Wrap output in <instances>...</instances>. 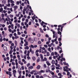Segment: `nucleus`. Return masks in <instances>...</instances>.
I'll return each instance as SVG.
<instances>
[{
  "label": "nucleus",
  "instance_id": "obj_1",
  "mask_svg": "<svg viewBox=\"0 0 78 78\" xmlns=\"http://www.w3.org/2000/svg\"><path fill=\"white\" fill-rule=\"evenodd\" d=\"M51 31H52V32L53 34V38H55V37L56 38H58V34H57V33L53 31V30L51 29Z\"/></svg>",
  "mask_w": 78,
  "mask_h": 78
},
{
  "label": "nucleus",
  "instance_id": "obj_2",
  "mask_svg": "<svg viewBox=\"0 0 78 78\" xmlns=\"http://www.w3.org/2000/svg\"><path fill=\"white\" fill-rule=\"evenodd\" d=\"M42 51V53H44V54H45L47 51L45 50V48L44 47L42 48V49L41 50Z\"/></svg>",
  "mask_w": 78,
  "mask_h": 78
},
{
  "label": "nucleus",
  "instance_id": "obj_3",
  "mask_svg": "<svg viewBox=\"0 0 78 78\" xmlns=\"http://www.w3.org/2000/svg\"><path fill=\"white\" fill-rule=\"evenodd\" d=\"M6 73L7 75H9L10 76H12V74H11V72H6Z\"/></svg>",
  "mask_w": 78,
  "mask_h": 78
},
{
  "label": "nucleus",
  "instance_id": "obj_4",
  "mask_svg": "<svg viewBox=\"0 0 78 78\" xmlns=\"http://www.w3.org/2000/svg\"><path fill=\"white\" fill-rule=\"evenodd\" d=\"M41 26H43V25H44H44H47V23H45L44 22V21H42V23H41Z\"/></svg>",
  "mask_w": 78,
  "mask_h": 78
},
{
  "label": "nucleus",
  "instance_id": "obj_5",
  "mask_svg": "<svg viewBox=\"0 0 78 78\" xmlns=\"http://www.w3.org/2000/svg\"><path fill=\"white\" fill-rule=\"evenodd\" d=\"M29 40L30 42L31 43H33V42H34V41H33V40H32L31 38H29Z\"/></svg>",
  "mask_w": 78,
  "mask_h": 78
},
{
  "label": "nucleus",
  "instance_id": "obj_6",
  "mask_svg": "<svg viewBox=\"0 0 78 78\" xmlns=\"http://www.w3.org/2000/svg\"><path fill=\"white\" fill-rule=\"evenodd\" d=\"M47 60V59L46 57H44V59H43L41 60V61H46Z\"/></svg>",
  "mask_w": 78,
  "mask_h": 78
},
{
  "label": "nucleus",
  "instance_id": "obj_7",
  "mask_svg": "<svg viewBox=\"0 0 78 78\" xmlns=\"http://www.w3.org/2000/svg\"><path fill=\"white\" fill-rule=\"evenodd\" d=\"M17 6L15 5L14 6L13 8H14V11H16V9H17Z\"/></svg>",
  "mask_w": 78,
  "mask_h": 78
},
{
  "label": "nucleus",
  "instance_id": "obj_8",
  "mask_svg": "<svg viewBox=\"0 0 78 78\" xmlns=\"http://www.w3.org/2000/svg\"><path fill=\"white\" fill-rule=\"evenodd\" d=\"M15 25H16V26H17V28H19L20 27V24H18L17 23H16L15 24Z\"/></svg>",
  "mask_w": 78,
  "mask_h": 78
},
{
  "label": "nucleus",
  "instance_id": "obj_9",
  "mask_svg": "<svg viewBox=\"0 0 78 78\" xmlns=\"http://www.w3.org/2000/svg\"><path fill=\"white\" fill-rule=\"evenodd\" d=\"M2 2L4 4H6V0H2Z\"/></svg>",
  "mask_w": 78,
  "mask_h": 78
},
{
  "label": "nucleus",
  "instance_id": "obj_10",
  "mask_svg": "<svg viewBox=\"0 0 78 78\" xmlns=\"http://www.w3.org/2000/svg\"><path fill=\"white\" fill-rule=\"evenodd\" d=\"M30 51L31 52L32 54H34V51H32L31 48H30Z\"/></svg>",
  "mask_w": 78,
  "mask_h": 78
},
{
  "label": "nucleus",
  "instance_id": "obj_11",
  "mask_svg": "<svg viewBox=\"0 0 78 78\" xmlns=\"http://www.w3.org/2000/svg\"><path fill=\"white\" fill-rule=\"evenodd\" d=\"M28 45V41H27L24 44V46L26 47Z\"/></svg>",
  "mask_w": 78,
  "mask_h": 78
},
{
  "label": "nucleus",
  "instance_id": "obj_12",
  "mask_svg": "<svg viewBox=\"0 0 78 78\" xmlns=\"http://www.w3.org/2000/svg\"><path fill=\"white\" fill-rule=\"evenodd\" d=\"M43 76H44V77H48V78H50V76H48L47 74H44L43 75Z\"/></svg>",
  "mask_w": 78,
  "mask_h": 78
},
{
  "label": "nucleus",
  "instance_id": "obj_13",
  "mask_svg": "<svg viewBox=\"0 0 78 78\" xmlns=\"http://www.w3.org/2000/svg\"><path fill=\"white\" fill-rule=\"evenodd\" d=\"M46 63L48 65V66H50L51 65V64L49 63V62L48 61L46 62Z\"/></svg>",
  "mask_w": 78,
  "mask_h": 78
},
{
  "label": "nucleus",
  "instance_id": "obj_14",
  "mask_svg": "<svg viewBox=\"0 0 78 78\" xmlns=\"http://www.w3.org/2000/svg\"><path fill=\"white\" fill-rule=\"evenodd\" d=\"M24 48L25 50H28V49H29V47L27 46L24 47Z\"/></svg>",
  "mask_w": 78,
  "mask_h": 78
},
{
  "label": "nucleus",
  "instance_id": "obj_15",
  "mask_svg": "<svg viewBox=\"0 0 78 78\" xmlns=\"http://www.w3.org/2000/svg\"><path fill=\"white\" fill-rule=\"evenodd\" d=\"M52 78H58V77L56 76V75H54L52 76Z\"/></svg>",
  "mask_w": 78,
  "mask_h": 78
},
{
  "label": "nucleus",
  "instance_id": "obj_16",
  "mask_svg": "<svg viewBox=\"0 0 78 78\" xmlns=\"http://www.w3.org/2000/svg\"><path fill=\"white\" fill-rule=\"evenodd\" d=\"M40 56L41 57V60H42V59H43V58H44L43 57V55H42L40 54Z\"/></svg>",
  "mask_w": 78,
  "mask_h": 78
},
{
  "label": "nucleus",
  "instance_id": "obj_17",
  "mask_svg": "<svg viewBox=\"0 0 78 78\" xmlns=\"http://www.w3.org/2000/svg\"><path fill=\"white\" fill-rule=\"evenodd\" d=\"M44 72H45V71L44 70H41L39 72L40 73H44Z\"/></svg>",
  "mask_w": 78,
  "mask_h": 78
},
{
  "label": "nucleus",
  "instance_id": "obj_18",
  "mask_svg": "<svg viewBox=\"0 0 78 78\" xmlns=\"http://www.w3.org/2000/svg\"><path fill=\"white\" fill-rule=\"evenodd\" d=\"M34 72H35V71L33 70L32 71V72H30V74H31V75H33V74L34 73Z\"/></svg>",
  "mask_w": 78,
  "mask_h": 78
},
{
  "label": "nucleus",
  "instance_id": "obj_19",
  "mask_svg": "<svg viewBox=\"0 0 78 78\" xmlns=\"http://www.w3.org/2000/svg\"><path fill=\"white\" fill-rule=\"evenodd\" d=\"M40 68H41V66L40 65H38L37 66V70H39V69H40Z\"/></svg>",
  "mask_w": 78,
  "mask_h": 78
},
{
  "label": "nucleus",
  "instance_id": "obj_20",
  "mask_svg": "<svg viewBox=\"0 0 78 78\" xmlns=\"http://www.w3.org/2000/svg\"><path fill=\"white\" fill-rule=\"evenodd\" d=\"M56 69H60V70H62V68L60 67V68H59V67H58V66H57L56 67Z\"/></svg>",
  "mask_w": 78,
  "mask_h": 78
},
{
  "label": "nucleus",
  "instance_id": "obj_21",
  "mask_svg": "<svg viewBox=\"0 0 78 78\" xmlns=\"http://www.w3.org/2000/svg\"><path fill=\"white\" fill-rule=\"evenodd\" d=\"M37 62H39V61H40V58L39 57H38L37 59Z\"/></svg>",
  "mask_w": 78,
  "mask_h": 78
},
{
  "label": "nucleus",
  "instance_id": "obj_22",
  "mask_svg": "<svg viewBox=\"0 0 78 78\" xmlns=\"http://www.w3.org/2000/svg\"><path fill=\"white\" fill-rule=\"evenodd\" d=\"M28 69H33V66H30L28 67Z\"/></svg>",
  "mask_w": 78,
  "mask_h": 78
},
{
  "label": "nucleus",
  "instance_id": "obj_23",
  "mask_svg": "<svg viewBox=\"0 0 78 78\" xmlns=\"http://www.w3.org/2000/svg\"><path fill=\"white\" fill-rule=\"evenodd\" d=\"M4 51H6L7 50V48L6 47H4Z\"/></svg>",
  "mask_w": 78,
  "mask_h": 78
},
{
  "label": "nucleus",
  "instance_id": "obj_24",
  "mask_svg": "<svg viewBox=\"0 0 78 78\" xmlns=\"http://www.w3.org/2000/svg\"><path fill=\"white\" fill-rule=\"evenodd\" d=\"M51 63L52 64H54L55 63V61L54 60H52L51 61Z\"/></svg>",
  "mask_w": 78,
  "mask_h": 78
},
{
  "label": "nucleus",
  "instance_id": "obj_25",
  "mask_svg": "<svg viewBox=\"0 0 78 78\" xmlns=\"http://www.w3.org/2000/svg\"><path fill=\"white\" fill-rule=\"evenodd\" d=\"M40 31L41 33H44L43 30H42V28H40Z\"/></svg>",
  "mask_w": 78,
  "mask_h": 78
},
{
  "label": "nucleus",
  "instance_id": "obj_26",
  "mask_svg": "<svg viewBox=\"0 0 78 78\" xmlns=\"http://www.w3.org/2000/svg\"><path fill=\"white\" fill-rule=\"evenodd\" d=\"M51 72V71H50L49 69L48 70L47 69L46 71V73H47L48 72Z\"/></svg>",
  "mask_w": 78,
  "mask_h": 78
},
{
  "label": "nucleus",
  "instance_id": "obj_27",
  "mask_svg": "<svg viewBox=\"0 0 78 78\" xmlns=\"http://www.w3.org/2000/svg\"><path fill=\"white\" fill-rule=\"evenodd\" d=\"M57 33L58 34H60V35H61V34L62 33L60 31H58Z\"/></svg>",
  "mask_w": 78,
  "mask_h": 78
},
{
  "label": "nucleus",
  "instance_id": "obj_28",
  "mask_svg": "<svg viewBox=\"0 0 78 78\" xmlns=\"http://www.w3.org/2000/svg\"><path fill=\"white\" fill-rule=\"evenodd\" d=\"M50 41H47L46 43L47 45H48L50 43Z\"/></svg>",
  "mask_w": 78,
  "mask_h": 78
},
{
  "label": "nucleus",
  "instance_id": "obj_29",
  "mask_svg": "<svg viewBox=\"0 0 78 78\" xmlns=\"http://www.w3.org/2000/svg\"><path fill=\"white\" fill-rule=\"evenodd\" d=\"M13 74H16V71L15 70H14L13 71Z\"/></svg>",
  "mask_w": 78,
  "mask_h": 78
},
{
  "label": "nucleus",
  "instance_id": "obj_30",
  "mask_svg": "<svg viewBox=\"0 0 78 78\" xmlns=\"http://www.w3.org/2000/svg\"><path fill=\"white\" fill-rule=\"evenodd\" d=\"M11 3H14V1L12 0H10Z\"/></svg>",
  "mask_w": 78,
  "mask_h": 78
},
{
  "label": "nucleus",
  "instance_id": "obj_31",
  "mask_svg": "<svg viewBox=\"0 0 78 78\" xmlns=\"http://www.w3.org/2000/svg\"><path fill=\"white\" fill-rule=\"evenodd\" d=\"M30 47H31V48H34V47L33 45L31 44L30 45V46H29Z\"/></svg>",
  "mask_w": 78,
  "mask_h": 78
},
{
  "label": "nucleus",
  "instance_id": "obj_32",
  "mask_svg": "<svg viewBox=\"0 0 78 78\" xmlns=\"http://www.w3.org/2000/svg\"><path fill=\"white\" fill-rule=\"evenodd\" d=\"M50 73H51L52 75L55 74V73H54V72H52L51 71H50Z\"/></svg>",
  "mask_w": 78,
  "mask_h": 78
},
{
  "label": "nucleus",
  "instance_id": "obj_33",
  "mask_svg": "<svg viewBox=\"0 0 78 78\" xmlns=\"http://www.w3.org/2000/svg\"><path fill=\"white\" fill-rule=\"evenodd\" d=\"M59 46H60V47H61V45H62V43H61V41H59Z\"/></svg>",
  "mask_w": 78,
  "mask_h": 78
},
{
  "label": "nucleus",
  "instance_id": "obj_34",
  "mask_svg": "<svg viewBox=\"0 0 78 78\" xmlns=\"http://www.w3.org/2000/svg\"><path fill=\"white\" fill-rule=\"evenodd\" d=\"M15 44L16 45V46L17 45V41H15Z\"/></svg>",
  "mask_w": 78,
  "mask_h": 78
},
{
  "label": "nucleus",
  "instance_id": "obj_35",
  "mask_svg": "<svg viewBox=\"0 0 78 78\" xmlns=\"http://www.w3.org/2000/svg\"><path fill=\"white\" fill-rule=\"evenodd\" d=\"M37 38L36 37H34V41H37Z\"/></svg>",
  "mask_w": 78,
  "mask_h": 78
},
{
  "label": "nucleus",
  "instance_id": "obj_36",
  "mask_svg": "<svg viewBox=\"0 0 78 78\" xmlns=\"http://www.w3.org/2000/svg\"><path fill=\"white\" fill-rule=\"evenodd\" d=\"M6 5H7V6H8V7H9V6H10L11 4L9 3L8 5L6 4Z\"/></svg>",
  "mask_w": 78,
  "mask_h": 78
},
{
  "label": "nucleus",
  "instance_id": "obj_37",
  "mask_svg": "<svg viewBox=\"0 0 78 78\" xmlns=\"http://www.w3.org/2000/svg\"><path fill=\"white\" fill-rule=\"evenodd\" d=\"M47 55L48 56H50V53L49 52H47Z\"/></svg>",
  "mask_w": 78,
  "mask_h": 78
},
{
  "label": "nucleus",
  "instance_id": "obj_38",
  "mask_svg": "<svg viewBox=\"0 0 78 78\" xmlns=\"http://www.w3.org/2000/svg\"><path fill=\"white\" fill-rule=\"evenodd\" d=\"M32 59L33 61H35V60H36V58L34 57H32Z\"/></svg>",
  "mask_w": 78,
  "mask_h": 78
},
{
  "label": "nucleus",
  "instance_id": "obj_39",
  "mask_svg": "<svg viewBox=\"0 0 78 78\" xmlns=\"http://www.w3.org/2000/svg\"><path fill=\"white\" fill-rule=\"evenodd\" d=\"M9 16L11 18H12L13 17V16L12 15H10Z\"/></svg>",
  "mask_w": 78,
  "mask_h": 78
},
{
  "label": "nucleus",
  "instance_id": "obj_40",
  "mask_svg": "<svg viewBox=\"0 0 78 78\" xmlns=\"http://www.w3.org/2000/svg\"><path fill=\"white\" fill-rule=\"evenodd\" d=\"M9 54L10 55H11L12 54V50H10V51L9 52Z\"/></svg>",
  "mask_w": 78,
  "mask_h": 78
},
{
  "label": "nucleus",
  "instance_id": "obj_41",
  "mask_svg": "<svg viewBox=\"0 0 78 78\" xmlns=\"http://www.w3.org/2000/svg\"><path fill=\"white\" fill-rule=\"evenodd\" d=\"M3 8H0V12H2V11H3Z\"/></svg>",
  "mask_w": 78,
  "mask_h": 78
},
{
  "label": "nucleus",
  "instance_id": "obj_42",
  "mask_svg": "<svg viewBox=\"0 0 78 78\" xmlns=\"http://www.w3.org/2000/svg\"><path fill=\"white\" fill-rule=\"evenodd\" d=\"M44 68H46L47 67V65L45 64L44 65Z\"/></svg>",
  "mask_w": 78,
  "mask_h": 78
},
{
  "label": "nucleus",
  "instance_id": "obj_43",
  "mask_svg": "<svg viewBox=\"0 0 78 78\" xmlns=\"http://www.w3.org/2000/svg\"><path fill=\"white\" fill-rule=\"evenodd\" d=\"M9 31L10 32V33H11L12 31V30H11V29H9Z\"/></svg>",
  "mask_w": 78,
  "mask_h": 78
},
{
  "label": "nucleus",
  "instance_id": "obj_44",
  "mask_svg": "<svg viewBox=\"0 0 78 78\" xmlns=\"http://www.w3.org/2000/svg\"><path fill=\"white\" fill-rule=\"evenodd\" d=\"M27 66L28 67H29V66H30V63H28V64H27Z\"/></svg>",
  "mask_w": 78,
  "mask_h": 78
},
{
  "label": "nucleus",
  "instance_id": "obj_45",
  "mask_svg": "<svg viewBox=\"0 0 78 78\" xmlns=\"http://www.w3.org/2000/svg\"><path fill=\"white\" fill-rule=\"evenodd\" d=\"M27 59H31V58H30V57L28 56L27 57Z\"/></svg>",
  "mask_w": 78,
  "mask_h": 78
},
{
  "label": "nucleus",
  "instance_id": "obj_46",
  "mask_svg": "<svg viewBox=\"0 0 78 78\" xmlns=\"http://www.w3.org/2000/svg\"><path fill=\"white\" fill-rule=\"evenodd\" d=\"M38 44H41V41H38Z\"/></svg>",
  "mask_w": 78,
  "mask_h": 78
},
{
  "label": "nucleus",
  "instance_id": "obj_47",
  "mask_svg": "<svg viewBox=\"0 0 78 78\" xmlns=\"http://www.w3.org/2000/svg\"><path fill=\"white\" fill-rule=\"evenodd\" d=\"M12 36V34H10L9 37H11Z\"/></svg>",
  "mask_w": 78,
  "mask_h": 78
},
{
  "label": "nucleus",
  "instance_id": "obj_48",
  "mask_svg": "<svg viewBox=\"0 0 78 78\" xmlns=\"http://www.w3.org/2000/svg\"><path fill=\"white\" fill-rule=\"evenodd\" d=\"M44 47H45V48H47V47H48V46H47V45L45 44L44 45Z\"/></svg>",
  "mask_w": 78,
  "mask_h": 78
},
{
  "label": "nucleus",
  "instance_id": "obj_49",
  "mask_svg": "<svg viewBox=\"0 0 78 78\" xmlns=\"http://www.w3.org/2000/svg\"><path fill=\"white\" fill-rule=\"evenodd\" d=\"M21 25L22 26H24V23H23V22H22L21 23Z\"/></svg>",
  "mask_w": 78,
  "mask_h": 78
},
{
  "label": "nucleus",
  "instance_id": "obj_50",
  "mask_svg": "<svg viewBox=\"0 0 78 78\" xmlns=\"http://www.w3.org/2000/svg\"><path fill=\"white\" fill-rule=\"evenodd\" d=\"M36 76L37 78H40V76H39V75H37V76Z\"/></svg>",
  "mask_w": 78,
  "mask_h": 78
},
{
  "label": "nucleus",
  "instance_id": "obj_51",
  "mask_svg": "<svg viewBox=\"0 0 78 78\" xmlns=\"http://www.w3.org/2000/svg\"><path fill=\"white\" fill-rule=\"evenodd\" d=\"M12 64L13 65V66H15V63L14 62H12Z\"/></svg>",
  "mask_w": 78,
  "mask_h": 78
},
{
  "label": "nucleus",
  "instance_id": "obj_52",
  "mask_svg": "<svg viewBox=\"0 0 78 78\" xmlns=\"http://www.w3.org/2000/svg\"><path fill=\"white\" fill-rule=\"evenodd\" d=\"M4 9H5L6 10V9H7V7L6 6H5L4 7Z\"/></svg>",
  "mask_w": 78,
  "mask_h": 78
},
{
  "label": "nucleus",
  "instance_id": "obj_53",
  "mask_svg": "<svg viewBox=\"0 0 78 78\" xmlns=\"http://www.w3.org/2000/svg\"><path fill=\"white\" fill-rule=\"evenodd\" d=\"M16 5H19V1H17L16 2Z\"/></svg>",
  "mask_w": 78,
  "mask_h": 78
},
{
  "label": "nucleus",
  "instance_id": "obj_54",
  "mask_svg": "<svg viewBox=\"0 0 78 78\" xmlns=\"http://www.w3.org/2000/svg\"><path fill=\"white\" fill-rule=\"evenodd\" d=\"M26 36V35L25 34H23L22 35V37H25Z\"/></svg>",
  "mask_w": 78,
  "mask_h": 78
},
{
  "label": "nucleus",
  "instance_id": "obj_55",
  "mask_svg": "<svg viewBox=\"0 0 78 78\" xmlns=\"http://www.w3.org/2000/svg\"><path fill=\"white\" fill-rule=\"evenodd\" d=\"M3 59L4 61H6V57H5Z\"/></svg>",
  "mask_w": 78,
  "mask_h": 78
},
{
  "label": "nucleus",
  "instance_id": "obj_56",
  "mask_svg": "<svg viewBox=\"0 0 78 78\" xmlns=\"http://www.w3.org/2000/svg\"><path fill=\"white\" fill-rule=\"evenodd\" d=\"M37 36L38 37H40V36H41V34H37Z\"/></svg>",
  "mask_w": 78,
  "mask_h": 78
},
{
  "label": "nucleus",
  "instance_id": "obj_57",
  "mask_svg": "<svg viewBox=\"0 0 78 78\" xmlns=\"http://www.w3.org/2000/svg\"><path fill=\"white\" fill-rule=\"evenodd\" d=\"M0 42H2L3 41V39H2V37H1L0 39Z\"/></svg>",
  "mask_w": 78,
  "mask_h": 78
},
{
  "label": "nucleus",
  "instance_id": "obj_58",
  "mask_svg": "<svg viewBox=\"0 0 78 78\" xmlns=\"http://www.w3.org/2000/svg\"><path fill=\"white\" fill-rule=\"evenodd\" d=\"M15 16H16V17H19V14H16Z\"/></svg>",
  "mask_w": 78,
  "mask_h": 78
},
{
  "label": "nucleus",
  "instance_id": "obj_59",
  "mask_svg": "<svg viewBox=\"0 0 78 78\" xmlns=\"http://www.w3.org/2000/svg\"><path fill=\"white\" fill-rule=\"evenodd\" d=\"M51 55L52 56H54V55H55V54H54V52H52L51 53Z\"/></svg>",
  "mask_w": 78,
  "mask_h": 78
},
{
  "label": "nucleus",
  "instance_id": "obj_60",
  "mask_svg": "<svg viewBox=\"0 0 78 78\" xmlns=\"http://www.w3.org/2000/svg\"><path fill=\"white\" fill-rule=\"evenodd\" d=\"M18 38H19V36H16V37H15V39H18Z\"/></svg>",
  "mask_w": 78,
  "mask_h": 78
},
{
  "label": "nucleus",
  "instance_id": "obj_61",
  "mask_svg": "<svg viewBox=\"0 0 78 78\" xmlns=\"http://www.w3.org/2000/svg\"><path fill=\"white\" fill-rule=\"evenodd\" d=\"M69 75H70V72H68L67 73V75H68V76H69Z\"/></svg>",
  "mask_w": 78,
  "mask_h": 78
},
{
  "label": "nucleus",
  "instance_id": "obj_62",
  "mask_svg": "<svg viewBox=\"0 0 78 78\" xmlns=\"http://www.w3.org/2000/svg\"><path fill=\"white\" fill-rule=\"evenodd\" d=\"M16 69V66H13V67H12L13 70H14V69Z\"/></svg>",
  "mask_w": 78,
  "mask_h": 78
},
{
  "label": "nucleus",
  "instance_id": "obj_63",
  "mask_svg": "<svg viewBox=\"0 0 78 78\" xmlns=\"http://www.w3.org/2000/svg\"><path fill=\"white\" fill-rule=\"evenodd\" d=\"M21 69H22V70H24V66H22L21 67Z\"/></svg>",
  "mask_w": 78,
  "mask_h": 78
},
{
  "label": "nucleus",
  "instance_id": "obj_64",
  "mask_svg": "<svg viewBox=\"0 0 78 78\" xmlns=\"http://www.w3.org/2000/svg\"><path fill=\"white\" fill-rule=\"evenodd\" d=\"M21 76H22V75L20 74V75L18 76V78H21Z\"/></svg>",
  "mask_w": 78,
  "mask_h": 78
}]
</instances>
